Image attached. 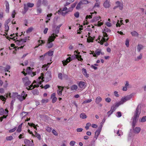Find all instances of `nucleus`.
Instances as JSON below:
<instances>
[{"label":"nucleus","instance_id":"e433bc0d","mask_svg":"<svg viewBox=\"0 0 146 146\" xmlns=\"http://www.w3.org/2000/svg\"><path fill=\"white\" fill-rule=\"evenodd\" d=\"M77 86L75 85H72L71 87V89L72 90H76L77 89Z\"/></svg>","mask_w":146,"mask_h":146},{"label":"nucleus","instance_id":"a211bd4d","mask_svg":"<svg viewBox=\"0 0 146 146\" xmlns=\"http://www.w3.org/2000/svg\"><path fill=\"white\" fill-rule=\"evenodd\" d=\"M82 71L83 74L86 77L88 78L89 77V74L87 73L85 69L83 68L82 69Z\"/></svg>","mask_w":146,"mask_h":146},{"label":"nucleus","instance_id":"4c0bfd02","mask_svg":"<svg viewBox=\"0 0 146 146\" xmlns=\"http://www.w3.org/2000/svg\"><path fill=\"white\" fill-rule=\"evenodd\" d=\"M42 1L41 0H38L36 3V6L37 7H40Z\"/></svg>","mask_w":146,"mask_h":146},{"label":"nucleus","instance_id":"f03ea898","mask_svg":"<svg viewBox=\"0 0 146 146\" xmlns=\"http://www.w3.org/2000/svg\"><path fill=\"white\" fill-rule=\"evenodd\" d=\"M62 25V24H60L56 27H55L54 26H53L52 33L51 36L49 37L48 41L47 46L48 48H50L53 46V44L51 42L54 41L56 37L58 36L57 34L59 33L60 28Z\"/></svg>","mask_w":146,"mask_h":146},{"label":"nucleus","instance_id":"c756f323","mask_svg":"<svg viewBox=\"0 0 146 146\" xmlns=\"http://www.w3.org/2000/svg\"><path fill=\"white\" fill-rule=\"evenodd\" d=\"M80 118L82 119H86L87 118V116L84 113H82L80 115Z\"/></svg>","mask_w":146,"mask_h":146},{"label":"nucleus","instance_id":"dca6fc26","mask_svg":"<svg viewBox=\"0 0 146 146\" xmlns=\"http://www.w3.org/2000/svg\"><path fill=\"white\" fill-rule=\"evenodd\" d=\"M18 94L17 93H13L12 94L10 93L9 96L10 97H12L13 98H17Z\"/></svg>","mask_w":146,"mask_h":146},{"label":"nucleus","instance_id":"7ed1b4c3","mask_svg":"<svg viewBox=\"0 0 146 146\" xmlns=\"http://www.w3.org/2000/svg\"><path fill=\"white\" fill-rule=\"evenodd\" d=\"M111 32L110 30L108 28L105 27L104 29V32H103V36L104 37H102V39L101 40H100V39L99 38L98 40H99L98 42L100 43L101 44H103L104 42H106L107 41L108 39V38H107L106 39L105 37H108V35L106 33V32Z\"/></svg>","mask_w":146,"mask_h":146},{"label":"nucleus","instance_id":"20e7f679","mask_svg":"<svg viewBox=\"0 0 146 146\" xmlns=\"http://www.w3.org/2000/svg\"><path fill=\"white\" fill-rule=\"evenodd\" d=\"M133 96V94H131L122 98L120 100V103L121 104H123L127 101L131 99Z\"/></svg>","mask_w":146,"mask_h":146},{"label":"nucleus","instance_id":"a878e982","mask_svg":"<svg viewBox=\"0 0 146 146\" xmlns=\"http://www.w3.org/2000/svg\"><path fill=\"white\" fill-rule=\"evenodd\" d=\"M97 13L96 11H94V12L90 13L91 15H87L86 16V19H87L88 18L90 19L92 17V16L94 14L96 15Z\"/></svg>","mask_w":146,"mask_h":146},{"label":"nucleus","instance_id":"c03bdc74","mask_svg":"<svg viewBox=\"0 0 146 146\" xmlns=\"http://www.w3.org/2000/svg\"><path fill=\"white\" fill-rule=\"evenodd\" d=\"M32 93L34 95L38 94V92L37 90L35 89L32 91Z\"/></svg>","mask_w":146,"mask_h":146},{"label":"nucleus","instance_id":"0e129e2a","mask_svg":"<svg viewBox=\"0 0 146 146\" xmlns=\"http://www.w3.org/2000/svg\"><path fill=\"white\" fill-rule=\"evenodd\" d=\"M91 125L90 123H88L85 127V128L86 130H88L89 128V127Z\"/></svg>","mask_w":146,"mask_h":146},{"label":"nucleus","instance_id":"1a4fd4ad","mask_svg":"<svg viewBox=\"0 0 146 146\" xmlns=\"http://www.w3.org/2000/svg\"><path fill=\"white\" fill-rule=\"evenodd\" d=\"M111 3L110 0H106L103 4L104 7L106 8H108L111 6Z\"/></svg>","mask_w":146,"mask_h":146},{"label":"nucleus","instance_id":"69168bd1","mask_svg":"<svg viewBox=\"0 0 146 146\" xmlns=\"http://www.w3.org/2000/svg\"><path fill=\"white\" fill-rule=\"evenodd\" d=\"M100 4V2H96L94 6V7H99V6Z\"/></svg>","mask_w":146,"mask_h":146},{"label":"nucleus","instance_id":"a18cd8bd","mask_svg":"<svg viewBox=\"0 0 146 146\" xmlns=\"http://www.w3.org/2000/svg\"><path fill=\"white\" fill-rule=\"evenodd\" d=\"M100 17L99 16L95 17L93 18V21H97L100 19Z\"/></svg>","mask_w":146,"mask_h":146},{"label":"nucleus","instance_id":"2eb2a0df","mask_svg":"<svg viewBox=\"0 0 146 146\" xmlns=\"http://www.w3.org/2000/svg\"><path fill=\"white\" fill-rule=\"evenodd\" d=\"M133 132L135 133H138L140 131L141 129L139 127H133Z\"/></svg>","mask_w":146,"mask_h":146},{"label":"nucleus","instance_id":"f257e3e1","mask_svg":"<svg viewBox=\"0 0 146 146\" xmlns=\"http://www.w3.org/2000/svg\"><path fill=\"white\" fill-rule=\"evenodd\" d=\"M51 74L50 72H47L45 74L44 76L43 77V75L41 74V75L38 77L37 81L34 80L33 83L29 86V88H27V89L28 90H32L35 87H39L41 84L42 82L44 80L46 82L49 81L51 78Z\"/></svg>","mask_w":146,"mask_h":146},{"label":"nucleus","instance_id":"0eeeda50","mask_svg":"<svg viewBox=\"0 0 146 146\" xmlns=\"http://www.w3.org/2000/svg\"><path fill=\"white\" fill-rule=\"evenodd\" d=\"M34 4L33 3H28L27 4H24V9L25 12L26 13L28 10V8H32L34 6Z\"/></svg>","mask_w":146,"mask_h":146},{"label":"nucleus","instance_id":"8fccbe9b","mask_svg":"<svg viewBox=\"0 0 146 146\" xmlns=\"http://www.w3.org/2000/svg\"><path fill=\"white\" fill-rule=\"evenodd\" d=\"M92 101V100L91 99H88L87 100H85L82 103V104H85L86 103H88L91 102Z\"/></svg>","mask_w":146,"mask_h":146},{"label":"nucleus","instance_id":"b1692460","mask_svg":"<svg viewBox=\"0 0 146 146\" xmlns=\"http://www.w3.org/2000/svg\"><path fill=\"white\" fill-rule=\"evenodd\" d=\"M26 39H22L20 41L17 40L16 41V43L19 44H21L22 43H25L26 42Z\"/></svg>","mask_w":146,"mask_h":146},{"label":"nucleus","instance_id":"aec40b11","mask_svg":"<svg viewBox=\"0 0 146 146\" xmlns=\"http://www.w3.org/2000/svg\"><path fill=\"white\" fill-rule=\"evenodd\" d=\"M5 3L6 7L5 11L6 13H9V3L7 1L5 2Z\"/></svg>","mask_w":146,"mask_h":146},{"label":"nucleus","instance_id":"e2e57ef3","mask_svg":"<svg viewBox=\"0 0 146 146\" xmlns=\"http://www.w3.org/2000/svg\"><path fill=\"white\" fill-rule=\"evenodd\" d=\"M16 129H17V127H15L13 129H10L9 131V133H12V132H14L16 130Z\"/></svg>","mask_w":146,"mask_h":146},{"label":"nucleus","instance_id":"f704fd0d","mask_svg":"<svg viewBox=\"0 0 146 146\" xmlns=\"http://www.w3.org/2000/svg\"><path fill=\"white\" fill-rule=\"evenodd\" d=\"M102 127H101L100 129H99L96 131L95 133V134L96 135L98 136L99 135L101 130Z\"/></svg>","mask_w":146,"mask_h":146},{"label":"nucleus","instance_id":"c9c22d12","mask_svg":"<svg viewBox=\"0 0 146 146\" xmlns=\"http://www.w3.org/2000/svg\"><path fill=\"white\" fill-rule=\"evenodd\" d=\"M47 55V53H46L45 54H44L43 55H42V56H40L39 58V59L40 60H42L44 59L45 57Z\"/></svg>","mask_w":146,"mask_h":146},{"label":"nucleus","instance_id":"f3484780","mask_svg":"<svg viewBox=\"0 0 146 146\" xmlns=\"http://www.w3.org/2000/svg\"><path fill=\"white\" fill-rule=\"evenodd\" d=\"M72 60V59H71V57H69L66 60L62 61V63L64 66H65Z\"/></svg>","mask_w":146,"mask_h":146},{"label":"nucleus","instance_id":"5fc2aeb1","mask_svg":"<svg viewBox=\"0 0 146 146\" xmlns=\"http://www.w3.org/2000/svg\"><path fill=\"white\" fill-rule=\"evenodd\" d=\"M32 71L31 69V68L30 67H28L26 70V72L28 73H30Z\"/></svg>","mask_w":146,"mask_h":146},{"label":"nucleus","instance_id":"9d476101","mask_svg":"<svg viewBox=\"0 0 146 146\" xmlns=\"http://www.w3.org/2000/svg\"><path fill=\"white\" fill-rule=\"evenodd\" d=\"M116 4L117 5V7H119L120 10H122L123 9V2L122 1H117L116 2Z\"/></svg>","mask_w":146,"mask_h":146},{"label":"nucleus","instance_id":"58836bf2","mask_svg":"<svg viewBox=\"0 0 146 146\" xmlns=\"http://www.w3.org/2000/svg\"><path fill=\"white\" fill-rule=\"evenodd\" d=\"M80 2L82 4H87L89 3L88 1L87 0H82Z\"/></svg>","mask_w":146,"mask_h":146},{"label":"nucleus","instance_id":"680f3d73","mask_svg":"<svg viewBox=\"0 0 146 146\" xmlns=\"http://www.w3.org/2000/svg\"><path fill=\"white\" fill-rule=\"evenodd\" d=\"M0 99L4 101H5L6 99V98L3 96H0Z\"/></svg>","mask_w":146,"mask_h":146},{"label":"nucleus","instance_id":"49530a36","mask_svg":"<svg viewBox=\"0 0 146 146\" xmlns=\"http://www.w3.org/2000/svg\"><path fill=\"white\" fill-rule=\"evenodd\" d=\"M13 139V137L12 136H7L6 137V139L7 141H10L12 140Z\"/></svg>","mask_w":146,"mask_h":146},{"label":"nucleus","instance_id":"ddd939ff","mask_svg":"<svg viewBox=\"0 0 146 146\" xmlns=\"http://www.w3.org/2000/svg\"><path fill=\"white\" fill-rule=\"evenodd\" d=\"M86 83L82 81H80L78 83V86L79 87L81 88L84 89L86 86Z\"/></svg>","mask_w":146,"mask_h":146},{"label":"nucleus","instance_id":"2f4dec72","mask_svg":"<svg viewBox=\"0 0 146 146\" xmlns=\"http://www.w3.org/2000/svg\"><path fill=\"white\" fill-rule=\"evenodd\" d=\"M38 42L40 43V44L38 45V46H36L35 47V48H37L38 46L42 45V44H44L45 43V41L43 40H39L38 41Z\"/></svg>","mask_w":146,"mask_h":146},{"label":"nucleus","instance_id":"bf43d9fd","mask_svg":"<svg viewBox=\"0 0 146 146\" xmlns=\"http://www.w3.org/2000/svg\"><path fill=\"white\" fill-rule=\"evenodd\" d=\"M76 143V142L74 141H71L70 143V145L71 146H74Z\"/></svg>","mask_w":146,"mask_h":146},{"label":"nucleus","instance_id":"ea45409f","mask_svg":"<svg viewBox=\"0 0 146 146\" xmlns=\"http://www.w3.org/2000/svg\"><path fill=\"white\" fill-rule=\"evenodd\" d=\"M76 58L78 59V60L82 61L83 60V59L81 57V55H76Z\"/></svg>","mask_w":146,"mask_h":146},{"label":"nucleus","instance_id":"37998d69","mask_svg":"<svg viewBox=\"0 0 146 146\" xmlns=\"http://www.w3.org/2000/svg\"><path fill=\"white\" fill-rule=\"evenodd\" d=\"M127 88H131L130 85L129 84V83L128 81L126 82V83L125 84V86Z\"/></svg>","mask_w":146,"mask_h":146},{"label":"nucleus","instance_id":"a19ab883","mask_svg":"<svg viewBox=\"0 0 146 146\" xmlns=\"http://www.w3.org/2000/svg\"><path fill=\"white\" fill-rule=\"evenodd\" d=\"M33 30V28L32 27H30L26 31V33H27L31 32Z\"/></svg>","mask_w":146,"mask_h":146},{"label":"nucleus","instance_id":"bb28decb","mask_svg":"<svg viewBox=\"0 0 146 146\" xmlns=\"http://www.w3.org/2000/svg\"><path fill=\"white\" fill-rule=\"evenodd\" d=\"M102 100L101 97L98 96L96 98L95 102L97 104H99L102 101Z\"/></svg>","mask_w":146,"mask_h":146},{"label":"nucleus","instance_id":"774afa93","mask_svg":"<svg viewBox=\"0 0 146 146\" xmlns=\"http://www.w3.org/2000/svg\"><path fill=\"white\" fill-rule=\"evenodd\" d=\"M47 1L46 0H43L42 4L44 5H47Z\"/></svg>","mask_w":146,"mask_h":146},{"label":"nucleus","instance_id":"6e6552de","mask_svg":"<svg viewBox=\"0 0 146 146\" xmlns=\"http://www.w3.org/2000/svg\"><path fill=\"white\" fill-rule=\"evenodd\" d=\"M22 80L24 85L26 86L29 85L31 83V82L29 80L27 77L23 78Z\"/></svg>","mask_w":146,"mask_h":146},{"label":"nucleus","instance_id":"9b49d317","mask_svg":"<svg viewBox=\"0 0 146 146\" xmlns=\"http://www.w3.org/2000/svg\"><path fill=\"white\" fill-rule=\"evenodd\" d=\"M8 111L7 109H5V111L3 108H0V115H7L8 114Z\"/></svg>","mask_w":146,"mask_h":146},{"label":"nucleus","instance_id":"c85d7f7f","mask_svg":"<svg viewBox=\"0 0 146 146\" xmlns=\"http://www.w3.org/2000/svg\"><path fill=\"white\" fill-rule=\"evenodd\" d=\"M63 11L62 10H59L58 11V13L59 14H61L63 16H64L68 12L65 11V12H63Z\"/></svg>","mask_w":146,"mask_h":146},{"label":"nucleus","instance_id":"39448f33","mask_svg":"<svg viewBox=\"0 0 146 146\" xmlns=\"http://www.w3.org/2000/svg\"><path fill=\"white\" fill-rule=\"evenodd\" d=\"M141 106L140 105H138L136 109L135 114L133 116V118L137 119L138 118L139 115L141 113Z\"/></svg>","mask_w":146,"mask_h":146},{"label":"nucleus","instance_id":"6e6d98bb","mask_svg":"<svg viewBox=\"0 0 146 146\" xmlns=\"http://www.w3.org/2000/svg\"><path fill=\"white\" fill-rule=\"evenodd\" d=\"M5 31L7 32L9 30V27L6 24H5Z\"/></svg>","mask_w":146,"mask_h":146},{"label":"nucleus","instance_id":"052dcab7","mask_svg":"<svg viewBox=\"0 0 146 146\" xmlns=\"http://www.w3.org/2000/svg\"><path fill=\"white\" fill-rule=\"evenodd\" d=\"M116 134L119 136H120L123 135V133L121 131H120L119 130H118L116 133Z\"/></svg>","mask_w":146,"mask_h":146},{"label":"nucleus","instance_id":"7c9ffc66","mask_svg":"<svg viewBox=\"0 0 146 146\" xmlns=\"http://www.w3.org/2000/svg\"><path fill=\"white\" fill-rule=\"evenodd\" d=\"M25 143L27 145L30 146V144L31 143V141L29 140L25 139L24 140Z\"/></svg>","mask_w":146,"mask_h":146},{"label":"nucleus","instance_id":"412c9836","mask_svg":"<svg viewBox=\"0 0 146 146\" xmlns=\"http://www.w3.org/2000/svg\"><path fill=\"white\" fill-rule=\"evenodd\" d=\"M52 15V14L51 13L50 14H48L47 15V16L46 18V22L47 23L50 20L51 17Z\"/></svg>","mask_w":146,"mask_h":146},{"label":"nucleus","instance_id":"09e8293b","mask_svg":"<svg viewBox=\"0 0 146 146\" xmlns=\"http://www.w3.org/2000/svg\"><path fill=\"white\" fill-rule=\"evenodd\" d=\"M129 39H127L126 40L125 44L127 47H128L129 46Z\"/></svg>","mask_w":146,"mask_h":146},{"label":"nucleus","instance_id":"f8f14e48","mask_svg":"<svg viewBox=\"0 0 146 146\" xmlns=\"http://www.w3.org/2000/svg\"><path fill=\"white\" fill-rule=\"evenodd\" d=\"M58 90L57 91V93L58 95L60 96L62 95V92L63 90V88L60 86H58Z\"/></svg>","mask_w":146,"mask_h":146},{"label":"nucleus","instance_id":"3c124183","mask_svg":"<svg viewBox=\"0 0 146 146\" xmlns=\"http://www.w3.org/2000/svg\"><path fill=\"white\" fill-rule=\"evenodd\" d=\"M146 121V116L143 117L141 120L140 121L141 122H144Z\"/></svg>","mask_w":146,"mask_h":146},{"label":"nucleus","instance_id":"cd10ccee","mask_svg":"<svg viewBox=\"0 0 146 146\" xmlns=\"http://www.w3.org/2000/svg\"><path fill=\"white\" fill-rule=\"evenodd\" d=\"M131 34L133 36L138 37L139 34L136 31H133L131 32Z\"/></svg>","mask_w":146,"mask_h":146},{"label":"nucleus","instance_id":"603ef678","mask_svg":"<svg viewBox=\"0 0 146 146\" xmlns=\"http://www.w3.org/2000/svg\"><path fill=\"white\" fill-rule=\"evenodd\" d=\"M27 114H28V113L27 112H22L21 114L20 115L21 117H23L25 116Z\"/></svg>","mask_w":146,"mask_h":146},{"label":"nucleus","instance_id":"6ab92c4d","mask_svg":"<svg viewBox=\"0 0 146 146\" xmlns=\"http://www.w3.org/2000/svg\"><path fill=\"white\" fill-rule=\"evenodd\" d=\"M11 68V66L8 64L6 65L5 67H4V72H10V71H9Z\"/></svg>","mask_w":146,"mask_h":146},{"label":"nucleus","instance_id":"13d9d810","mask_svg":"<svg viewBox=\"0 0 146 146\" xmlns=\"http://www.w3.org/2000/svg\"><path fill=\"white\" fill-rule=\"evenodd\" d=\"M16 14L15 11V10H13L11 16L13 18H14L15 17V15Z\"/></svg>","mask_w":146,"mask_h":146},{"label":"nucleus","instance_id":"4468645a","mask_svg":"<svg viewBox=\"0 0 146 146\" xmlns=\"http://www.w3.org/2000/svg\"><path fill=\"white\" fill-rule=\"evenodd\" d=\"M51 98L52 99V103H54L57 100V98L56 97V94L53 93L52 94L51 96Z\"/></svg>","mask_w":146,"mask_h":146},{"label":"nucleus","instance_id":"4d7b16f0","mask_svg":"<svg viewBox=\"0 0 146 146\" xmlns=\"http://www.w3.org/2000/svg\"><path fill=\"white\" fill-rule=\"evenodd\" d=\"M47 53V55H48V56H51L53 55V51H49Z\"/></svg>","mask_w":146,"mask_h":146},{"label":"nucleus","instance_id":"79ce46f5","mask_svg":"<svg viewBox=\"0 0 146 146\" xmlns=\"http://www.w3.org/2000/svg\"><path fill=\"white\" fill-rule=\"evenodd\" d=\"M35 136L39 140H40L41 139V136L40 135L37 133L36 131H35Z\"/></svg>","mask_w":146,"mask_h":146},{"label":"nucleus","instance_id":"338daca9","mask_svg":"<svg viewBox=\"0 0 146 146\" xmlns=\"http://www.w3.org/2000/svg\"><path fill=\"white\" fill-rule=\"evenodd\" d=\"M116 116L118 117H120L121 116V112L120 111H118L116 114Z\"/></svg>","mask_w":146,"mask_h":146},{"label":"nucleus","instance_id":"4be33fe9","mask_svg":"<svg viewBox=\"0 0 146 146\" xmlns=\"http://www.w3.org/2000/svg\"><path fill=\"white\" fill-rule=\"evenodd\" d=\"M143 46L141 44H139L137 46V50L138 52H140L141 50L143 48Z\"/></svg>","mask_w":146,"mask_h":146},{"label":"nucleus","instance_id":"864d4df0","mask_svg":"<svg viewBox=\"0 0 146 146\" xmlns=\"http://www.w3.org/2000/svg\"><path fill=\"white\" fill-rule=\"evenodd\" d=\"M81 5H82V4H81V2H80L76 6V9H79L80 8Z\"/></svg>","mask_w":146,"mask_h":146},{"label":"nucleus","instance_id":"de8ad7c7","mask_svg":"<svg viewBox=\"0 0 146 146\" xmlns=\"http://www.w3.org/2000/svg\"><path fill=\"white\" fill-rule=\"evenodd\" d=\"M93 39L90 36H89L87 39V42H92Z\"/></svg>","mask_w":146,"mask_h":146},{"label":"nucleus","instance_id":"393cba45","mask_svg":"<svg viewBox=\"0 0 146 146\" xmlns=\"http://www.w3.org/2000/svg\"><path fill=\"white\" fill-rule=\"evenodd\" d=\"M17 35V33L15 35L14 34H11L10 35V36L11 37L10 38L11 39H13L14 40H15L16 39H17V38L16 37V36H15V35L17 36H18Z\"/></svg>","mask_w":146,"mask_h":146},{"label":"nucleus","instance_id":"473e14b6","mask_svg":"<svg viewBox=\"0 0 146 146\" xmlns=\"http://www.w3.org/2000/svg\"><path fill=\"white\" fill-rule=\"evenodd\" d=\"M137 121V119L133 118L132 123V127H135V126Z\"/></svg>","mask_w":146,"mask_h":146},{"label":"nucleus","instance_id":"423d86ee","mask_svg":"<svg viewBox=\"0 0 146 146\" xmlns=\"http://www.w3.org/2000/svg\"><path fill=\"white\" fill-rule=\"evenodd\" d=\"M27 94L24 91H23L21 95H19L18 96L17 99L20 101L24 100L27 96Z\"/></svg>","mask_w":146,"mask_h":146},{"label":"nucleus","instance_id":"72a5a7b5","mask_svg":"<svg viewBox=\"0 0 146 146\" xmlns=\"http://www.w3.org/2000/svg\"><path fill=\"white\" fill-rule=\"evenodd\" d=\"M22 123L18 127L17 131L18 132H20L21 131V128L22 125Z\"/></svg>","mask_w":146,"mask_h":146},{"label":"nucleus","instance_id":"5701e85b","mask_svg":"<svg viewBox=\"0 0 146 146\" xmlns=\"http://www.w3.org/2000/svg\"><path fill=\"white\" fill-rule=\"evenodd\" d=\"M101 53V50H96L94 52V54L93 55V56L95 57H97L98 56H99L100 55V53Z\"/></svg>","mask_w":146,"mask_h":146}]
</instances>
